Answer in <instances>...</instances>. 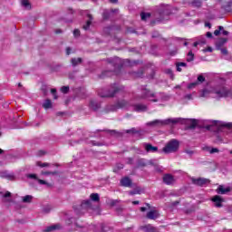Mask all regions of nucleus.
Instances as JSON below:
<instances>
[{
	"label": "nucleus",
	"instance_id": "nucleus-1",
	"mask_svg": "<svg viewBox=\"0 0 232 232\" xmlns=\"http://www.w3.org/2000/svg\"><path fill=\"white\" fill-rule=\"evenodd\" d=\"M209 93H212L216 99H222V97H227L229 94V90L224 86H218L210 91L205 89L200 93V97H208Z\"/></svg>",
	"mask_w": 232,
	"mask_h": 232
},
{
	"label": "nucleus",
	"instance_id": "nucleus-2",
	"mask_svg": "<svg viewBox=\"0 0 232 232\" xmlns=\"http://www.w3.org/2000/svg\"><path fill=\"white\" fill-rule=\"evenodd\" d=\"M122 92H124V86L114 83L108 90L100 92L99 95L102 98L115 97L117 93H122Z\"/></svg>",
	"mask_w": 232,
	"mask_h": 232
},
{
	"label": "nucleus",
	"instance_id": "nucleus-3",
	"mask_svg": "<svg viewBox=\"0 0 232 232\" xmlns=\"http://www.w3.org/2000/svg\"><path fill=\"white\" fill-rule=\"evenodd\" d=\"M136 101L147 100L150 102H159V95L149 89L142 88L141 93L137 95L135 98Z\"/></svg>",
	"mask_w": 232,
	"mask_h": 232
},
{
	"label": "nucleus",
	"instance_id": "nucleus-4",
	"mask_svg": "<svg viewBox=\"0 0 232 232\" xmlns=\"http://www.w3.org/2000/svg\"><path fill=\"white\" fill-rule=\"evenodd\" d=\"M182 121V118H169L166 120H154L147 123L148 126H153L154 128H160L162 126H168L169 124H179Z\"/></svg>",
	"mask_w": 232,
	"mask_h": 232
},
{
	"label": "nucleus",
	"instance_id": "nucleus-5",
	"mask_svg": "<svg viewBox=\"0 0 232 232\" xmlns=\"http://www.w3.org/2000/svg\"><path fill=\"white\" fill-rule=\"evenodd\" d=\"M179 146H180V142H179V140L173 139L165 145V147L163 148V152L175 153L179 151Z\"/></svg>",
	"mask_w": 232,
	"mask_h": 232
},
{
	"label": "nucleus",
	"instance_id": "nucleus-6",
	"mask_svg": "<svg viewBox=\"0 0 232 232\" xmlns=\"http://www.w3.org/2000/svg\"><path fill=\"white\" fill-rule=\"evenodd\" d=\"M126 106H128V102H126L125 100H121L116 104L107 107V111H117V110L126 108Z\"/></svg>",
	"mask_w": 232,
	"mask_h": 232
},
{
	"label": "nucleus",
	"instance_id": "nucleus-7",
	"mask_svg": "<svg viewBox=\"0 0 232 232\" xmlns=\"http://www.w3.org/2000/svg\"><path fill=\"white\" fill-rule=\"evenodd\" d=\"M190 180H191V183L194 184V186H199L200 188L204 186H208V184L211 182V180L206 178H198V179L191 178Z\"/></svg>",
	"mask_w": 232,
	"mask_h": 232
},
{
	"label": "nucleus",
	"instance_id": "nucleus-8",
	"mask_svg": "<svg viewBox=\"0 0 232 232\" xmlns=\"http://www.w3.org/2000/svg\"><path fill=\"white\" fill-rule=\"evenodd\" d=\"M132 110L133 111H138V112L148 111V105L143 103H136L132 105Z\"/></svg>",
	"mask_w": 232,
	"mask_h": 232
},
{
	"label": "nucleus",
	"instance_id": "nucleus-9",
	"mask_svg": "<svg viewBox=\"0 0 232 232\" xmlns=\"http://www.w3.org/2000/svg\"><path fill=\"white\" fill-rule=\"evenodd\" d=\"M163 182L164 184H167V186H171L172 184H175V178L171 174H165L163 176Z\"/></svg>",
	"mask_w": 232,
	"mask_h": 232
},
{
	"label": "nucleus",
	"instance_id": "nucleus-10",
	"mask_svg": "<svg viewBox=\"0 0 232 232\" xmlns=\"http://www.w3.org/2000/svg\"><path fill=\"white\" fill-rule=\"evenodd\" d=\"M143 147L148 153H157L159 151V147H155L151 143H143Z\"/></svg>",
	"mask_w": 232,
	"mask_h": 232
},
{
	"label": "nucleus",
	"instance_id": "nucleus-11",
	"mask_svg": "<svg viewBox=\"0 0 232 232\" xmlns=\"http://www.w3.org/2000/svg\"><path fill=\"white\" fill-rule=\"evenodd\" d=\"M131 179L125 177L121 179V186H123V188H131L132 186Z\"/></svg>",
	"mask_w": 232,
	"mask_h": 232
},
{
	"label": "nucleus",
	"instance_id": "nucleus-12",
	"mask_svg": "<svg viewBox=\"0 0 232 232\" xmlns=\"http://www.w3.org/2000/svg\"><path fill=\"white\" fill-rule=\"evenodd\" d=\"M212 202H214V206L216 208H222V202H224V199L220 196H214L212 198Z\"/></svg>",
	"mask_w": 232,
	"mask_h": 232
},
{
	"label": "nucleus",
	"instance_id": "nucleus-13",
	"mask_svg": "<svg viewBox=\"0 0 232 232\" xmlns=\"http://www.w3.org/2000/svg\"><path fill=\"white\" fill-rule=\"evenodd\" d=\"M90 108L93 110V111H97L101 108V103L95 100H91Z\"/></svg>",
	"mask_w": 232,
	"mask_h": 232
},
{
	"label": "nucleus",
	"instance_id": "nucleus-14",
	"mask_svg": "<svg viewBox=\"0 0 232 232\" xmlns=\"http://www.w3.org/2000/svg\"><path fill=\"white\" fill-rule=\"evenodd\" d=\"M147 218L150 220H155L159 218V212L157 210H150L147 213Z\"/></svg>",
	"mask_w": 232,
	"mask_h": 232
},
{
	"label": "nucleus",
	"instance_id": "nucleus-15",
	"mask_svg": "<svg viewBox=\"0 0 232 232\" xmlns=\"http://www.w3.org/2000/svg\"><path fill=\"white\" fill-rule=\"evenodd\" d=\"M229 191H231V188H224L222 185H219L217 188V193H218V195H226V193H229Z\"/></svg>",
	"mask_w": 232,
	"mask_h": 232
},
{
	"label": "nucleus",
	"instance_id": "nucleus-16",
	"mask_svg": "<svg viewBox=\"0 0 232 232\" xmlns=\"http://www.w3.org/2000/svg\"><path fill=\"white\" fill-rule=\"evenodd\" d=\"M80 209H93V207H92V200L83 201L80 206Z\"/></svg>",
	"mask_w": 232,
	"mask_h": 232
},
{
	"label": "nucleus",
	"instance_id": "nucleus-17",
	"mask_svg": "<svg viewBox=\"0 0 232 232\" xmlns=\"http://www.w3.org/2000/svg\"><path fill=\"white\" fill-rule=\"evenodd\" d=\"M1 179H6L7 180H14L15 176L14 174L8 173L7 171H4L0 173Z\"/></svg>",
	"mask_w": 232,
	"mask_h": 232
},
{
	"label": "nucleus",
	"instance_id": "nucleus-18",
	"mask_svg": "<svg viewBox=\"0 0 232 232\" xmlns=\"http://www.w3.org/2000/svg\"><path fill=\"white\" fill-rule=\"evenodd\" d=\"M142 231L144 232H159L157 227H153L152 225H146L141 227Z\"/></svg>",
	"mask_w": 232,
	"mask_h": 232
},
{
	"label": "nucleus",
	"instance_id": "nucleus-19",
	"mask_svg": "<svg viewBox=\"0 0 232 232\" xmlns=\"http://www.w3.org/2000/svg\"><path fill=\"white\" fill-rule=\"evenodd\" d=\"M61 228H62L61 224H55V225L47 227L44 230V232L57 231V229H61Z\"/></svg>",
	"mask_w": 232,
	"mask_h": 232
},
{
	"label": "nucleus",
	"instance_id": "nucleus-20",
	"mask_svg": "<svg viewBox=\"0 0 232 232\" xmlns=\"http://www.w3.org/2000/svg\"><path fill=\"white\" fill-rule=\"evenodd\" d=\"M203 150L204 151H208V153H210V155H213L214 153H219L220 150L218 148H211V147H203Z\"/></svg>",
	"mask_w": 232,
	"mask_h": 232
},
{
	"label": "nucleus",
	"instance_id": "nucleus-21",
	"mask_svg": "<svg viewBox=\"0 0 232 232\" xmlns=\"http://www.w3.org/2000/svg\"><path fill=\"white\" fill-rule=\"evenodd\" d=\"M130 75H132V77H134V79H140L144 76V70L140 69L138 72H130Z\"/></svg>",
	"mask_w": 232,
	"mask_h": 232
},
{
	"label": "nucleus",
	"instance_id": "nucleus-22",
	"mask_svg": "<svg viewBox=\"0 0 232 232\" xmlns=\"http://www.w3.org/2000/svg\"><path fill=\"white\" fill-rule=\"evenodd\" d=\"M82 63V58H72L71 59V64L73 68H75V66H79V64Z\"/></svg>",
	"mask_w": 232,
	"mask_h": 232
},
{
	"label": "nucleus",
	"instance_id": "nucleus-23",
	"mask_svg": "<svg viewBox=\"0 0 232 232\" xmlns=\"http://www.w3.org/2000/svg\"><path fill=\"white\" fill-rule=\"evenodd\" d=\"M144 189H142L140 187H137L133 190L129 192V195H140V193H143Z\"/></svg>",
	"mask_w": 232,
	"mask_h": 232
},
{
	"label": "nucleus",
	"instance_id": "nucleus-24",
	"mask_svg": "<svg viewBox=\"0 0 232 232\" xmlns=\"http://www.w3.org/2000/svg\"><path fill=\"white\" fill-rule=\"evenodd\" d=\"M89 20L86 22V24L83 25V30H90V25L92 24V21H93V16L92 14H87Z\"/></svg>",
	"mask_w": 232,
	"mask_h": 232
},
{
	"label": "nucleus",
	"instance_id": "nucleus-25",
	"mask_svg": "<svg viewBox=\"0 0 232 232\" xmlns=\"http://www.w3.org/2000/svg\"><path fill=\"white\" fill-rule=\"evenodd\" d=\"M156 95H158L159 101H169V96L164 94L163 92H158Z\"/></svg>",
	"mask_w": 232,
	"mask_h": 232
},
{
	"label": "nucleus",
	"instance_id": "nucleus-26",
	"mask_svg": "<svg viewBox=\"0 0 232 232\" xmlns=\"http://www.w3.org/2000/svg\"><path fill=\"white\" fill-rule=\"evenodd\" d=\"M43 108H44V110H50V108H52V100H45V102L43 103Z\"/></svg>",
	"mask_w": 232,
	"mask_h": 232
},
{
	"label": "nucleus",
	"instance_id": "nucleus-27",
	"mask_svg": "<svg viewBox=\"0 0 232 232\" xmlns=\"http://www.w3.org/2000/svg\"><path fill=\"white\" fill-rule=\"evenodd\" d=\"M32 200H34V196L32 195H26L23 198V202H24L25 204H30Z\"/></svg>",
	"mask_w": 232,
	"mask_h": 232
},
{
	"label": "nucleus",
	"instance_id": "nucleus-28",
	"mask_svg": "<svg viewBox=\"0 0 232 232\" xmlns=\"http://www.w3.org/2000/svg\"><path fill=\"white\" fill-rule=\"evenodd\" d=\"M146 166H148V164L146 163V160L140 159L138 160V164H137L138 168H146Z\"/></svg>",
	"mask_w": 232,
	"mask_h": 232
},
{
	"label": "nucleus",
	"instance_id": "nucleus-29",
	"mask_svg": "<svg viewBox=\"0 0 232 232\" xmlns=\"http://www.w3.org/2000/svg\"><path fill=\"white\" fill-rule=\"evenodd\" d=\"M52 211V207L50 205H46L42 208V213L44 215H48Z\"/></svg>",
	"mask_w": 232,
	"mask_h": 232
},
{
	"label": "nucleus",
	"instance_id": "nucleus-30",
	"mask_svg": "<svg viewBox=\"0 0 232 232\" xmlns=\"http://www.w3.org/2000/svg\"><path fill=\"white\" fill-rule=\"evenodd\" d=\"M195 60V54H193V51H189L187 56V62L191 63Z\"/></svg>",
	"mask_w": 232,
	"mask_h": 232
},
{
	"label": "nucleus",
	"instance_id": "nucleus-31",
	"mask_svg": "<svg viewBox=\"0 0 232 232\" xmlns=\"http://www.w3.org/2000/svg\"><path fill=\"white\" fill-rule=\"evenodd\" d=\"M22 6H24L26 10H30L32 8V5H30V1L28 0H22Z\"/></svg>",
	"mask_w": 232,
	"mask_h": 232
},
{
	"label": "nucleus",
	"instance_id": "nucleus-32",
	"mask_svg": "<svg viewBox=\"0 0 232 232\" xmlns=\"http://www.w3.org/2000/svg\"><path fill=\"white\" fill-rule=\"evenodd\" d=\"M140 17H141V21H146V19H150L151 17V14H150V13H141Z\"/></svg>",
	"mask_w": 232,
	"mask_h": 232
},
{
	"label": "nucleus",
	"instance_id": "nucleus-33",
	"mask_svg": "<svg viewBox=\"0 0 232 232\" xmlns=\"http://www.w3.org/2000/svg\"><path fill=\"white\" fill-rule=\"evenodd\" d=\"M91 200H92L93 202H99L100 200L99 195L97 193L91 194Z\"/></svg>",
	"mask_w": 232,
	"mask_h": 232
},
{
	"label": "nucleus",
	"instance_id": "nucleus-34",
	"mask_svg": "<svg viewBox=\"0 0 232 232\" xmlns=\"http://www.w3.org/2000/svg\"><path fill=\"white\" fill-rule=\"evenodd\" d=\"M189 121H190L189 129L195 130V128H197V124H198L197 120L191 119V120H189Z\"/></svg>",
	"mask_w": 232,
	"mask_h": 232
},
{
	"label": "nucleus",
	"instance_id": "nucleus-35",
	"mask_svg": "<svg viewBox=\"0 0 232 232\" xmlns=\"http://www.w3.org/2000/svg\"><path fill=\"white\" fill-rule=\"evenodd\" d=\"M108 133H110L111 135H115L116 137H122V132H119L115 130H108Z\"/></svg>",
	"mask_w": 232,
	"mask_h": 232
},
{
	"label": "nucleus",
	"instance_id": "nucleus-36",
	"mask_svg": "<svg viewBox=\"0 0 232 232\" xmlns=\"http://www.w3.org/2000/svg\"><path fill=\"white\" fill-rule=\"evenodd\" d=\"M41 175H59V172L57 171H42Z\"/></svg>",
	"mask_w": 232,
	"mask_h": 232
},
{
	"label": "nucleus",
	"instance_id": "nucleus-37",
	"mask_svg": "<svg viewBox=\"0 0 232 232\" xmlns=\"http://www.w3.org/2000/svg\"><path fill=\"white\" fill-rule=\"evenodd\" d=\"M206 81V77L204 75L200 74L198 76V80L196 82H198V84H202Z\"/></svg>",
	"mask_w": 232,
	"mask_h": 232
},
{
	"label": "nucleus",
	"instance_id": "nucleus-38",
	"mask_svg": "<svg viewBox=\"0 0 232 232\" xmlns=\"http://www.w3.org/2000/svg\"><path fill=\"white\" fill-rule=\"evenodd\" d=\"M102 18L103 19H110V11H108L107 9L103 10Z\"/></svg>",
	"mask_w": 232,
	"mask_h": 232
},
{
	"label": "nucleus",
	"instance_id": "nucleus-39",
	"mask_svg": "<svg viewBox=\"0 0 232 232\" xmlns=\"http://www.w3.org/2000/svg\"><path fill=\"white\" fill-rule=\"evenodd\" d=\"M222 30H224V26L219 25L218 29L214 31V35H216V36L220 35V32H222Z\"/></svg>",
	"mask_w": 232,
	"mask_h": 232
},
{
	"label": "nucleus",
	"instance_id": "nucleus-40",
	"mask_svg": "<svg viewBox=\"0 0 232 232\" xmlns=\"http://www.w3.org/2000/svg\"><path fill=\"white\" fill-rule=\"evenodd\" d=\"M41 90H42V92H43V93H44V95H48V86L47 85H42V87H41Z\"/></svg>",
	"mask_w": 232,
	"mask_h": 232
},
{
	"label": "nucleus",
	"instance_id": "nucleus-41",
	"mask_svg": "<svg viewBox=\"0 0 232 232\" xmlns=\"http://www.w3.org/2000/svg\"><path fill=\"white\" fill-rule=\"evenodd\" d=\"M125 133H132L133 135L135 133H140V131L137 130L135 128H131L130 130H126Z\"/></svg>",
	"mask_w": 232,
	"mask_h": 232
},
{
	"label": "nucleus",
	"instance_id": "nucleus-42",
	"mask_svg": "<svg viewBox=\"0 0 232 232\" xmlns=\"http://www.w3.org/2000/svg\"><path fill=\"white\" fill-rule=\"evenodd\" d=\"M192 5L193 6H197L198 8H199V6H202V2L200 0H194L192 1Z\"/></svg>",
	"mask_w": 232,
	"mask_h": 232
},
{
	"label": "nucleus",
	"instance_id": "nucleus-43",
	"mask_svg": "<svg viewBox=\"0 0 232 232\" xmlns=\"http://www.w3.org/2000/svg\"><path fill=\"white\" fill-rule=\"evenodd\" d=\"M36 166H39V168H48L50 166V163H43L41 161L36 162Z\"/></svg>",
	"mask_w": 232,
	"mask_h": 232
},
{
	"label": "nucleus",
	"instance_id": "nucleus-44",
	"mask_svg": "<svg viewBox=\"0 0 232 232\" xmlns=\"http://www.w3.org/2000/svg\"><path fill=\"white\" fill-rule=\"evenodd\" d=\"M197 86H198V82H191L188 85V90H193V88H197Z\"/></svg>",
	"mask_w": 232,
	"mask_h": 232
},
{
	"label": "nucleus",
	"instance_id": "nucleus-45",
	"mask_svg": "<svg viewBox=\"0 0 232 232\" xmlns=\"http://www.w3.org/2000/svg\"><path fill=\"white\" fill-rule=\"evenodd\" d=\"M61 92H62V93H68V92H70V87L69 86H63L61 88Z\"/></svg>",
	"mask_w": 232,
	"mask_h": 232
},
{
	"label": "nucleus",
	"instance_id": "nucleus-46",
	"mask_svg": "<svg viewBox=\"0 0 232 232\" xmlns=\"http://www.w3.org/2000/svg\"><path fill=\"white\" fill-rule=\"evenodd\" d=\"M0 195H2L4 198H10V197H12V193H10L9 191H6L5 194H3V192H0Z\"/></svg>",
	"mask_w": 232,
	"mask_h": 232
},
{
	"label": "nucleus",
	"instance_id": "nucleus-47",
	"mask_svg": "<svg viewBox=\"0 0 232 232\" xmlns=\"http://www.w3.org/2000/svg\"><path fill=\"white\" fill-rule=\"evenodd\" d=\"M26 177H27V179H32L34 180H38L37 175H35V174H27Z\"/></svg>",
	"mask_w": 232,
	"mask_h": 232
},
{
	"label": "nucleus",
	"instance_id": "nucleus-48",
	"mask_svg": "<svg viewBox=\"0 0 232 232\" xmlns=\"http://www.w3.org/2000/svg\"><path fill=\"white\" fill-rule=\"evenodd\" d=\"M37 181H38V184H41L42 186L43 185L50 186V183L46 182L45 180L38 179Z\"/></svg>",
	"mask_w": 232,
	"mask_h": 232
},
{
	"label": "nucleus",
	"instance_id": "nucleus-49",
	"mask_svg": "<svg viewBox=\"0 0 232 232\" xmlns=\"http://www.w3.org/2000/svg\"><path fill=\"white\" fill-rule=\"evenodd\" d=\"M81 35V31L79 29H74L73 30V36L74 37H79Z\"/></svg>",
	"mask_w": 232,
	"mask_h": 232
},
{
	"label": "nucleus",
	"instance_id": "nucleus-50",
	"mask_svg": "<svg viewBox=\"0 0 232 232\" xmlns=\"http://www.w3.org/2000/svg\"><path fill=\"white\" fill-rule=\"evenodd\" d=\"M117 61H119V58H114V59L111 60L110 63L114 64L115 67H117V66H119V64H117Z\"/></svg>",
	"mask_w": 232,
	"mask_h": 232
},
{
	"label": "nucleus",
	"instance_id": "nucleus-51",
	"mask_svg": "<svg viewBox=\"0 0 232 232\" xmlns=\"http://www.w3.org/2000/svg\"><path fill=\"white\" fill-rule=\"evenodd\" d=\"M51 93L53 95V99H57V90L52 89Z\"/></svg>",
	"mask_w": 232,
	"mask_h": 232
},
{
	"label": "nucleus",
	"instance_id": "nucleus-52",
	"mask_svg": "<svg viewBox=\"0 0 232 232\" xmlns=\"http://www.w3.org/2000/svg\"><path fill=\"white\" fill-rule=\"evenodd\" d=\"M185 99H188V101H193V94H186Z\"/></svg>",
	"mask_w": 232,
	"mask_h": 232
},
{
	"label": "nucleus",
	"instance_id": "nucleus-53",
	"mask_svg": "<svg viewBox=\"0 0 232 232\" xmlns=\"http://www.w3.org/2000/svg\"><path fill=\"white\" fill-rule=\"evenodd\" d=\"M92 146H104L102 142L92 141Z\"/></svg>",
	"mask_w": 232,
	"mask_h": 232
},
{
	"label": "nucleus",
	"instance_id": "nucleus-54",
	"mask_svg": "<svg viewBox=\"0 0 232 232\" xmlns=\"http://www.w3.org/2000/svg\"><path fill=\"white\" fill-rule=\"evenodd\" d=\"M110 73V72H108V71H105V72H103L102 73V79H104L108 74Z\"/></svg>",
	"mask_w": 232,
	"mask_h": 232
},
{
	"label": "nucleus",
	"instance_id": "nucleus-55",
	"mask_svg": "<svg viewBox=\"0 0 232 232\" xmlns=\"http://www.w3.org/2000/svg\"><path fill=\"white\" fill-rule=\"evenodd\" d=\"M221 53H222L223 55H227V49L222 48V49H221Z\"/></svg>",
	"mask_w": 232,
	"mask_h": 232
},
{
	"label": "nucleus",
	"instance_id": "nucleus-56",
	"mask_svg": "<svg viewBox=\"0 0 232 232\" xmlns=\"http://www.w3.org/2000/svg\"><path fill=\"white\" fill-rule=\"evenodd\" d=\"M179 66H182V67H187L188 63H178Z\"/></svg>",
	"mask_w": 232,
	"mask_h": 232
},
{
	"label": "nucleus",
	"instance_id": "nucleus-57",
	"mask_svg": "<svg viewBox=\"0 0 232 232\" xmlns=\"http://www.w3.org/2000/svg\"><path fill=\"white\" fill-rule=\"evenodd\" d=\"M70 53H72V48L67 47L66 48V55H70Z\"/></svg>",
	"mask_w": 232,
	"mask_h": 232
},
{
	"label": "nucleus",
	"instance_id": "nucleus-58",
	"mask_svg": "<svg viewBox=\"0 0 232 232\" xmlns=\"http://www.w3.org/2000/svg\"><path fill=\"white\" fill-rule=\"evenodd\" d=\"M222 126H226L227 128H232V123H223Z\"/></svg>",
	"mask_w": 232,
	"mask_h": 232
},
{
	"label": "nucleus",
	"instance_id": "nucleus-59",
	"mask_svg": "<svg viewBox=\"0 0 232 232\" xmlns=\"http://www.w3.org/2000/svg\"><path fill=\"white\" fill-rule=\"evenodd\" d=\"M221 32H222V34H223L224 35H229V32L224 30V27H223V30H221Z\"/></svg>",
	"mask_w": 232,
	"mask_h": 232
},
{
	"label": "nucleus",
	"instance_id": "nucleus-60",
	"mask_svg": "<svg viewBox=\"0 0 232 232\" xmlns=\"http://www.w3.org/2000/svg\"><path fill=\"white\" fill-rule=\"evenodd\" d=\"M185 153H187V155H193V153H195L193 150H186Z\"/></svg>",
	"mask_w": 232,
	"mask_h": 232
},
{
	"label": "nucleus",
	"instance_id": "nucleus-61",
	"mask_svg": "<svg viewBox=\"0 0 232 232\" xmlns=\"http://www.w3.org/2000/svg\"><path fill=\"white\" fill-rule=\"evenodd\" d=\"M207 37H208L209 39H211V37H213V34H211V32H208V33H207Z\"/></svg>",
	"mask_w": 232,
	"mask_h": 232
},
{
	"label": "nucleus",
	"instance_id": "nucleus-62",
	"mask_svg": "<svg viewBox=\"0 0 232 232\" xmlns=\"http://www.w3.org/2000/svg\"><path fill=\"white\" fill-rule=\"evenodd\" d=\"M152 37L153 38L159 37V34L157 32L152 33Z\"/></svg>",
	"mask_w": 232,
	"mask_h": 232
},
{
	"label": "nucleus",
	"instance_id": "nucleus-63",
	"mask_svg": "<svg viewBox=\"0 0 232 232\" xmlns=\"http://www.w3.org/2000/svg\"><path fill=\"white\" fill-rule=\"evenodd\" d=\"M204 52H213V48L208 47V49H205Z\"/></svg>",
	"mask_w": 232,
	"mask_h": 232
},
{
	"label": "nucleus",
	"instance_id": "nucleus-64",
	"mask_svg": "<svg viewBox=\"0 0 232 232\" xmlns=\"http://www.w3.org/2000/svg\"><path fill=\"white\" fill-rule=\"evenodd\" d=\"M228 213L232 215V207L228 208Z\"/></svg>",
	"mask_w": 232,
	"mask_h": 232
}]
</instances>
